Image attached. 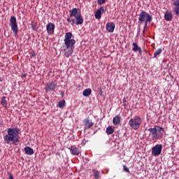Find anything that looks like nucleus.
Masks as SVG:
<instances>
[{
	"mask_svg": "<svg viewBox=\"0 0 179 179\" xmlns=\"http://www.w3.org/2000/svg\"><path fill=\"white\" fill-rule=\"evenodd\" d=\"M76 41L72 39V33L67 32L64 36V43L62 45V49L64 52V55L66 58H69L72 54H73V50L75 48V43Z\"/></svg>",
	"mask_w": 179,
	"mask_h": 179,
	"instance_id": "obj_1",
	"label": "nucleus"
},
{
	"mask_svg": "<svg viewBox=\"0 0 179 179\" xmlns=\"http://www.w3.org/2000/svg\"><path fill=\"white\" fill-rule=\"evenodd\" d=\"M3 141L6 143H17L19 142V129L17 127H10L7 129V134L3 136Z\"/></svg>",
	"mask_w": 179,
	"mask_h": 179,
	"instance_id": "obj_2",
	"label": "nucleus"
},
{
	"mask_svg": "<svg viewBox=\"0 0 179 179\" xmlns=\"http://www.w3.org/2000/svg\"><path fill=\"white\" fill-rule=\"evenodd\" d=\"M148 132L150 133L151 138L152 141H157L160 136H163V133L164 132V128L154 126V128H150L148 129Z\"/></svg>",
	"mask_w": 179,
	"mask_h": 179,
	"instance_id": "obj_3",
	"label": "nucleus"
},
{
	"mask_svg": "<svg viewBox=\"0 0 179 179\" xmlns=\"http://www.w3.org/2000/svg\"><path fill=\"white\" fill-rule=\"evenodd\" d=\"M141 124H142V118L139 115H136L129 121V124L132 129H134L135 131H136V129H139Z\"/></svg>",
	"mask_w": 179,
	"mask_h": 179,
	"instance_id": "obj_4",
	"label": "nucleus"
},
{
	"mask_svg": "<svg viewBox=\"0 0 179 179\" xmlns=\"http://www.w3.org/2000/svg\"><path fill=\"white\" fill-rule=\"evenodd\" d=\"M152 15H150L148 12L146 11H141V13L139 14V17H138V23L140 24H142V23H144L145 22H152Z\"/></svg>",
	"mask_w": 179,
	"mask_h": 179,
	"instance_id": "obj_5",
	"label": "nucleus"
},
{
	"mask_svg": "<svg viewBox=\"0 0 179 179\" xmlns=\"http://www.w3.org/2000/svg\"><path fill=\"white\" fill-rule=\"evenodd\" d=\"M10 27L15 36H17V33H19V27H17V21L16 20V17L11 16L10 18Z\"/></svg>",
	"mask_w": 179,
	"mask_h": 179,
	"instance_id": "obj_6",
	"label": "nucleus"
},
{
	"mask_svg": "<svg viewBox=\"0 0 179 179\" xmlns=\"http://www.w3.org/2000/svg\"><path fill=\"white\" fill-rule=\"evenodd\" d=\"M75 19L67 17L66 20L68 23H71V26H75V24H76V26H79V24H83V17H82V14L75 17Z\"/></svg>",
	"mask_w": 179,
	"mask_h": 179,
	"instance_id": "obj_7",
	"label": "nucleus"
},
{
	"mask_svg": "<svg viewBox=\"0 0 179 179\" xmlns=\"http://www.w3.org/2000/svg\"><path fill=\"white\" fill-rule=\"evenodd\" d=\"M162 149H163V145L157 144L152 148V155L155 157L160 155L162 154Z\"/></svg>",
	"mask_w": 179,
	"mask_h": 179,
	"instance_id": "obj_8",
	"label": "nucleus"
},
{
	"mask_svg": "<svg viewBox=\"0 0 179 179\" xmlns=\"http://www.w3.org/2000/svg\"><path fill=\"white\" fill-rule=\"evenodd\" d=\"M70 17H77L80 16V9L77 8H73L72 10H69Z\"/></svg>",
	"mask_w": 179,
	"mask_h": 179,
	"instance_id": "obj_9",
	"label": "nucleus"
},
{
	"mask_svg": "<svg viewBox=\"0 0 179 179\" xmlns=\"http://www.w3.org/2000/svg\"><path fill=\"white\" fill-rule=\"evenodd\" d=\"M70 150V153L73 156H79L80 151L79 150V148L76 147V145H71L69 148Z\"/></svg>",
	"mask_w": 179,
	"mask_h": 179,
	"instance_id": "obj_10",
	"label": "nucleus"
},
{
	"mask_svg": "<svg viewBox=\"0 0 179 179\" xmlns=\"http://www.w3.org/2000/svg\"><path fill=\"white\" fill-rule=\"evenodd\" d=\"M57 84L51 82L46 84L45 90H46V92H52V90H55Z\"/></svg>",
	"mask_w": 179,
	"mask_h": 179,
	"instance_id": "obj_11",
	"label": "nucleus"
},
{
	"mask_svg": "<svg viewBox=\"0 0 179 179\" xmlns=\"http://www.w3.org/2000/svg\"><path fill=\"white\" fill-rule=\"evenodd\" d=\"M106 30L108 33H113L115 29V24L113 22H108L106 25Z\"/></svg>",
	"mask_w": 179,
	"mask_h": 179,
	"instance_id": "obj_12",
	"label": "nucleus"
},
{
	"mask_svg": "<svg viewBox=\"0 0 179 179\" xmlns=\"http://www.w3.org/2000/svg\"><path fill=\"white\" fill-rule=\"evenodd\" d=\"M132 51H134V52H138V54H140V55H142V48L141 47H139V45H138V43L134 42L132 43Z\"/></svg>",
	"mask_w": 179,
	"mask_h": 179,
	"instance_id": "obj_13",
	"label": "nucleus"
},
{
	"mask_svg": "<svg viewBox=\"0 0 179 179\" xmlns=\"http://www.w3.org/2000/svg\"><path fill=\"white\" fill-rule=\"evenodd\" d=\"M104 12V8L103 6H101L95 13V18L98 20H100L101 19V13Z\"/></svg>",
	"mask_w": 179,
	"mask_h": 179,
	"instance_id": "obj_14",
	"label": "nucleus"
},
{
	"mask_svg": "<svg viewBox=\"0 0 179 179\" xmlns=\"http://www.w3.org/2000/svg\"><path fill=\"white\" fill-rule=\"evenodd\" d=\"M46 30L48 33H54L55 30V24H52V22H49L46 25Z\"/></svg>",
	"mask_w": 179,
	"mask_h": 179,
	"instance_id": "obj_15",
	"label": "nucleus"
},
{
	"mask_svg": "<svg viewBox=\"0 0 179 179\" xmlns=\"http://www.w3.org/2000/svg\"><path fill=\"white\" fill-rule=\"evenodd\" d=\"M113 125H120L121 124V116L117 115L113 119Z\"/></svg>",
	"mask_w": 179,
	"mask_h": 179,
	"instance_id": "obj_16",
	"label": "nucleus"
},
{
	"mask_svg": "<svg viewBox=\"0 0 179 179\" xmlns=\"http://www.w3.org/2000/svg\"><path fill=\"white\" fill-rule=\"evenodd\" d=\"M173 2V5L174 6H176L175 9H174V12L176 13V15H179V0H172Z\"/></svg>",
	"mask_w": 179,
	"mask_h": 179,
	"instance_id": "obj_17",
	"label": "nucleus"
},
{
	"mask_svg": "<svg viewBox=\"0 0 179 179\" xmlns=\"http://www.w3.org/2000/svg\"><path fill=\"white\" fill-rule=\"evenodd\" d=\"M24 150L26 153V155H28L29 156H31V155H34V150H33V148L27 146L24 148Z\"/></svg>",
	"mask_w": 179,
	"mask_h": 179,
	"instance_id": "obj_18",
	"label": "nucleus"
},
{
	"mask_svg": "<svg viewBox=\"0 0 179 179\" xmlns=\"http://www.w3.org/2000/svg\"><path fill=\"white\" fill-rule=\"evenodd\" d=\"M164 19L166 22H171L173 20V14L170 12H166L164 14Z\"/></svg>",
	"mask_w": 179,
	"mask_h": 179,
	"instance_id": "obj_19",
	"label": "nucleus"
},
{
	"mask_svg": "<svg viewBox=\"0 0 179 179\" xmlns=\"http://www.w3.org/2000/svg\"><path fill=\"white\" fill-rule=\"evenodd\" d=\"M83 124L85 125V131H87L89 128H90V122L89 121V118H86L83 120Z\"/></svg>",
	"mask_w": 179,
	"mask_h": 179,
	"instance_id": "obj_20",
	"label": "nucleus"
},
{
	"mask_svg": "<svg viewBox=\"0 0 179 179\" xmlns=\"http://www.w3.org/2000/svg\"><path fill=\"white\" fill-rule=\"evenodd\" d=\"M1 104L3 106V107H5V108H8V101H6V96L1 97Z\"/></svg>",
	"mask_w": 179,
	"mask_h": 179,
	"instance_id": "obj_21",
	"label": "nucleus"
},
{
	"mask_svg": "<svg viewBox=\"0 0 179 179\" xmlns=\"http://www.w3.org/2000/svg\"><path fill=\"white\" fill-rule=\"evenodd\" d=\"M106 134L107 135H113L114 134V128L111 126H109L106 128Z\"/></svg>",
	"mask_w": 179,
	"mask_h": 179,
	"instance_id": "obj_22",
	"label": "nucleus"
},
{
	"mask_svg": "<svg viewBox=\"0 0 179 179\" xmlns=\"http://www.w3.org/2000/svg\"><path fill=\"white\" fill-rule=\"evenodd\" d=\"M90 94V88H87L86 90H85L83 92V95L85 97H89V95Z\"/></svg>",
	"mask_w": 179,
	"mask_h": 179,
	"instance_id": "obj_23",
	"label": "nucleus"
},
{
	"mask_svg": "<svg viewBox=\"0 0 179 179\" xmlns=\"http://www.w3.org/2000/svg\"><path fill=\"white\" fill-rule=\"evenodd\" d=\"M163 52V50L162 48H159L157 50H156L153 55V58H156V57H157V55H160V54Z\"/></svg>",
	"mask_w": 179,
	"mask_h": 179,
	"instance_id": "obj_24",
	"label": "nucleus"
},
{
	"mask_svg": "<svg viewBox=\"0 0 179 179\" xmlns=\"http://www.w3.org/2000/svg\"><path fill=\"white\" fill-rule=\"evenodd\" d=\"M31 26L32 30H34V31H37V22H35L34 21H31Z\"/></svg>",
	"mask_w": 179,
	"mask_h": 179,
	"instance_id": "obj_25",
	"label": "nucleus"
},
{
	"mask_svg": "<svg viewBox=\"0 0 179 179\" xmlns=\"http://www.w3.org/2000/svg\"><path fill=\"white\" fill-rule=\"evenodd\" d=\"M93 171V176L95 178V179L100 178V175L99 174V171H96L95 169L92 171Z\"/></svg>",
	"mask_w": 179,
	"mask_h": 179,
	"instance_id": "obj_26",
	"label": "nucleus"
},
{
	"mask_svg": "<svg viewBox=\"0 0 179 179\" xmlns=\"http://www.w3.org/2000/svg\"><path fill=\"white\" fill-rule=\"evenodd\" d=\"M65 100H62L61 101L59 102V108H64V107H65Z\"/></svg>",
	"mask_w": 179,
	"mask_h": 179,
	"instance_id": "obj_27",
	"label": "nucleus"
},
{
	"mask_svg": "<svg viewBox=\"0 0 179 179\" xmlns=\"http://www.w3.org/2000/svg\"><path fill=\"white\" fill-rule=\"evenodd\" d=\"M106 3V0H98L97 4L99 6L104 5Z\"/></svg>",
	"mask_w": 179,
	"mask_h": 179,
	"instance_id": "obj_28",
	"label": "nucleus"
},
{
	"mask_svg": "<svg viewBox=\"0 0 179 179\" xmlns=\"http://www.w3.org/2000/svg\"><path fill=\"white\" fill-rule=\"evenodd\" d=\"M128 104H129V103H128V101H127V99L125 98L123 99V106H124V108H127Z\"/></svg>",
	"mask_w": 179,
	"mask_h": 179,
	"instance_id": "obj_29",
	"label": "nucleus"
},
{
	"mask_svg": "<svg viewBox=\"0 0 179 179\" xmlns=\"http://www.w3.org/2000/svg\"><path fill=\"white\" fill-rule=\"evenodd\" d=\"M123 169L126 171V173H128L129 174H131V171H129V169H128L126 165L123 166Z\"/></svg>",
	"mask_w": 179,
	"mask_h": 179,
	"instance_id": "obj_30",
	"label": "nucleus"
},
{
	"mask_svg": "<svg viewBox=\"0 0 179 179\" xmlns=\"http://www.w3.org/2000/svg\"><path fill=\"white\" fill-rule=\"evenodd\" d=\"M144 27H143V31H145V30L146 29V27H148V23H149V22H144Z\"/></svg>",
	"mask_w": 179,
	"mask_h": 179,
	"instance_id": "obj_31",
	"label": "nucleus"
},
{
	"mask_svg": "<svg viewBox=\"0 0 179 179\" xmlns=\"http://www.w3.org/2000/svg\"><path fill=\"white\" fill-rule=\"evenodd\" d=\"M30 55L31 57H34L36 56V53L34 52H31Z\"/></svg>",
	"mask_w": 179,
	"mask_h": 179,
	"instance_id": "obj_32",
	"label": "nucleus"
},
{
	"mask_svg": "<svg viewBox=\"0 0 179 179\" xmlns=\"http://www.w3.org/2000/svg\"><path fill=\"white\" fill-rule=\"evenodd\" d=\"M92 125H93V123L90 122V127H92Z\"/></svg>",
	"mask_w": 179,
	"mask_h": 179,
	"instance_id": "obj_33",
	"label": "nucleus"
},
{
	"mask_svg": "<svg viewBox=\"0 0 179 179\" xmlns=\"http://www.w3.org/2000/svg\"><path fill=\"white\" fill-rule=\"evenodd\" d=\"M0 81H1V78H0Z\"/></svg>",
	"mask_w": 179,
	"mask_h": 179,
	"instance_id": "obj_34",
	"label": "nucleus"
}]
</instances>
